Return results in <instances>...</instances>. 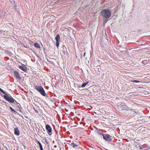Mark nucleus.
I'll use <instances>...</instances> for the list:
<instances>
[{
    "instance_id": "f8f14e48",
    "label": "nucleus",
    "mask_w": 150,
    "mask_h": 150,
    "mask_svg": "<svg viewBox=\"0 0 150 150\" xmlns=\"http://www.w3.org/2000/svg\"><path fill=\"white\" fill-rule=\"evenodd\" d=\"M70 145L71 146H72L74 148H75V147H77V146H79L78 145H77L76 144H75L73 143H71V144Z\"/></svg>"
},
{
    "instance_id": "f3484780",
    "label": "nucleus",
    "mask_w": 150,
    "mask_h": 150,
    "mask_svg": "<svg viewBox=\"0 0 150 150\" xmlns=\"http://www.w3.org/2000/svg\"><path fill=\"white\" fill-rule=\"evenodd\" d=\"M131 82H134V83H139V82H140V81H137V80H132L131 81Z\"/></svg>"
},
{
    "instance_id": "412c9836",
    "label": "nucleus",
    "mask_w": 150,
    "mask_h": 150,
    "mask_svg": "<svg viewBox=\"0 0 150 150\" xmlns=\"http://www.w3.org/2000/svg\"><path fill=\"white\" fill-rule=\"evenodd\" d=\"M34 110H35V112L37 113H38V112L37 110L35 109H34Z\"/></svg>"
},
{
    "instance_id": "a878e982",
    "label": "nucleus",
    "mask_w": 150,
    "mask_h": 150,
    "mask_svg": "<svg viewBox=\"0 0 150 150\" xmlns=\"http://www.w3.org/2000/svg\"><path fill=\"white\" fill-rule=\"evenodd\" d=\"M149 149H150V147L149 148Z\"/></svg>"
},
{
    "instance_id": "2eb2a0df",
    "label": "nucleus",
    "mask_w": 150,
    "mask_h": 150,
    "mask_svg": "<svg viewBox=\"0 0 150 150\" xmlns=\"http://www.w3.org/2000/svg\"><path fill=\"white\" fill-rule=\"evenodd\" d=\"M9 108L12 112H13L15 113H17V112L15 110H14L11 107L9 106Z\"/></svg>"
},
{
    "instance_id": "9d476101",
    "label": "nucleus",
    "mask_w": 150,
    "mask_h": 150,
    "mask_svg": "<svg viewBox=\"0 0 150 150\" xmlns=\"http://www.w3.org/2000/svg\"><path fill=\"white\" fill-rule=\"evenodd\" d=\"M14 134L17 136H19L20 134V132L17 127L14 129Z\"/></svg>"
},
{
    "instance_id": "4468645a",
    "label": "nucleus",
    "mask_w": 150,
    "mask_h": 150,
    "mask_svg": "<svg viewBox=\"0 0 150 150\" xmlns=\"http://www.w3.org/2000/svg\"><path fill=\"white\" fill-rule=\"evenodd\" d=\"M88 82H87L84 83L82 85L81 87L82 88H84L86 85L88 83Z\"/></svg>"
},
{
    "instance_id": "5701e85b",
    "label": "nucleus",
    "mask_w": 150,
    "mask_h": 150,
    "mask_svg": "<svg viewBox=\"0 0 150 150\" xmlns=\"http://www.w3.org/2000/svg\"><path fill=\"white\" fill-rule=\"evenodd\" d=\"M85 54H86V53H85V52L84 53V55H83V57H84V56H85Z\"/></svg>"
},
{
    "instance_id": "dca6fc26",
    "label": "nucleus",
    "mask_w": 150,
    "mask_h": 150,
    "mask_svg": "<svg viewBox=\"0 0 150 150\" xmlns=\"http://www.w3.org/2000/svg\"><path fill=\"white\" fill-rule=\"evenodd\" d=\"M38 143L39 145L40 148H42V146L41 143L39 141H38Z\"/></svg>"
},
{
    "instance_id": "1a4fd4ad",
    "label": "nucleus",
    "mask_w": 150,
    "mask_h": 150,
    "mask_svg": "<svg viewBox=\"0 0 150 150\" xmlns=\"http://www.w3.org/2000/svg\"><path fill=\"white\" fill-rule=\"evenodd\" d=\"M14 74L15 77L18 79H21V77H20V75L18 73V72L16 71H14Z\"/></svg>"
},
{
    "instance_id": "39448f33",
    "label": "nucleus",
    "mask_w": 150,
    "mask_h": 150,
    "mask_svg": "<svg viewBox=\"0 0 150 150\" xmlns=\"http://www.w3.org/2000/svg\"><path fill=\"white\" fill-rule=\"evenodd\" d=\"M111 137V136L108 134H104L103 136V139L106 141H108V142L112 141Z\"/></svg>"
},
{
    "instance_id": "6e6552de",
    "label": "nucleus",
    "mask_w": 150,
    "mask_h": 150,
    "mask_svg": "<svg viewBox=\"0 0 150 150\" xmlns=\"http://www.w3.org/2000/svg\"><path fill=\"white\" fill-rule=\"evenodd\" d=\"M46 129L47 130L48 133H50L52 132V128L50 126L48 125H46Z\"/></svg>"
},
{
    "instance_id": "6ab92c4d",
    "label": "nucleus",
    "mask_w": 150,
    "mask_h": 150,
    "mask_svg": "<svg viewBox=\"0 0 150 150\" xmlns=\"http://www.w3.org/2000/svg\"><path fill=\"white\" fill-rule=\"evenodd\" d=\"M2 103H4L6 106H8V103H7L5 102L4 100L2 101Z\"/></svg>"
},
{
    "instance_id": "0eeeda50",
    "label": "nucleus",
    "mask_w": 150,
    "mask_h": 150,
    "mask_svg": "<svg viewBox=\"0 0 150 150\" xmlns=\"http://www.w3.org/2000/svg\"><path fill=\"white\" fill-rule=\"evenodd\" d=\"M19 68L24 71L27 72V67L25 64H22L21 66H19Z\"/></svg>"
},
{
    "instance_id": "f257e3e1",
    "label": "nucleus",
    "mask_w": 150,
    "mask_h": 150,
    "mask_svg": "<svg viewBox=\"0 0 150 150\" xmlns=\"http://www.w3.org/2000/svg\"><path fill=\"white\" fill-rule=\"evenodd\" d=\"M4 97L9 102L11 103H13L15 102L20 105V104L17 103L16 100L10 95H8L6 93V94L4 96Z\"/></svg>"
},
{
    "instance_id": "f03ea898",
    "label": "nucleus",
    "mask_w": 150,
    "mask_h": 150,
    "mask_svg": "<svg viewBox=\"0 0 150 150\" xmlns=\"http://www.w3.org/2000/svg\"><path fill=\"white\" fill-rule=\"evenodd\" d=\"M101 15L106 18H110L111 16V12L109 10L105 9L101 13Z\"/></svg>"
},
{
    "instance_id": "a211bd4d",
    "label": "nucleus",
    "mask_w": 150,
    "mask_h": 150,
    "mask_svg": "<svg viewBox=\"0 0 150 150\" xmlns=\"http://www.w3.org/2000/svg\"><path fill=\"white\" fill-rule=\"evenodd\" d=\"M0 91L2 92L4 94H6V93L1 88H0Z\"/></svg>"
},
{
    "instance_id": "393cba45",
    "label": "nucleus",
    "mask_w": 150,
    "mask_h": 150,
    "mask_svg": "<svg viewBox=\"0 0 150 150\" xmlns=\"http://www.w3.org/2000/svg\"><path fill=\"white\" fill-rule=\"evenodd\" d=\"M142 148L141 147L140 148V149H141Z\"/></svg>"
},
{
    "instance_id": "9b49d317",
    "label": "nucleus",
    "mask_w": 150,
    "mask_h": 150,
    "mask_svg": "<svg viewBox=\"0 0 150 150\" xmlns=\"http://www.w3.org/2000/svg\"><path fill=\"white\" fill-rule=\"evenodd\" d=\"M97 132L98 133V134H99V135H101V136H102L103 137V135H104V134H103V133L101 131V130L100 129H99L97 130Z\"/></svg>"
},
{
    "instance_id": "20e7f679",
    "label": "nucleus",
    "mask_w": 150,
    "mask_h": 150,
    "mask_svg": "<svg viewBox=\"0 0 150 150\" xmlns=\"http://www.w3.org/2000/svg\"><path fill=\"white\" fill-rule=\"evenodd\" d=\"M119 106L121 108L122 110H129L130 109L124 103H120Z\"/></svg>"
},
{
    "instance_id": "423d86ee",
    "label": "nucleus",
    "mask_w": 150,
    "mask_h": 150,
    "mask_svg": "<svg viewBox=\"0 0 150 150\" xmlns=\"http://www.w3.org/2000/svg\"><path fill=\"white\" fill-rule=\"evenodd\" d=\"M55 39L56 41V47H58L59 45V41L60 40V36L58 34H57L56 35V36L55 38Z\"/></svg>"
},
{
    "instance_id": "b1692460",
    "label": "nucleus",
    "mask_w": 150,
    "mask_h": 150,
    "mask_svg": "<svg viewBox=\"0 0 150 150\" xmlns=\"http://www.w3.org/2000/svg\"><path fill=\"white\" fill-rule=\"evenodd\" d=\"M40 150H43V148L40 149Z\"/></svg>"
},
{
    "instance_id": "4be33fe9",
    "label": "nucleus",
    "mask_w": 150,
    "mask_h": 150,
    "mask_svg": "<svg viewBox=\"0 0 150 150\" xmlns=\"http://www.w3.org/2000/svg\"><path fill=\"white\" fill-rule=\"evenodd\" d=\"M108 21V20H105L104 21V22H105V23H106V22Z\"/></svg>"
},
{
    "instance_id": "aec40b11",
    "label": "nucleus",
    "mask_w": 150,
    "mask_h": 150,
    "mask_svg": "<svg viewBox=\"0 0 150 150\" xmlns=\"http://www.w3.org/2000/svg\"><path fill=\"white\" fill-rule=\"evenodd\" d=\"M44 140L45 142L47 144H48L49 143L48 142V140L46 138L44 139Z\"/></svg>"
},
{
    "instance_id": "7ed1b4c3",
    "label": "nucleus",
    "mask_w": 150,
    "mask_h": 150,
    "mask_svg": "<svg viewBox=\"0 0 150 150\" xmlns=\"http://www.w3.org/2000/svg\"><path fill=\"white\" fill-rule=\"evenodd\" d=\"M35 88L42 95L44 96H47V94L45 93L43 88L41 86H36Z\"/></svg>"
},
{
    "instance_id": "ddd939ff",
    "label": "nucleus",
    "mask_w": 150,
    "mask_h": 150,
    "mask_svg": "<svg viewBox=\"0 0 150 150\" xmlns=\"http://www.w3.org/2000/svg\"><path fill=\"white\" fill-rule=\"evenodd\" d=\"M34 46L38 48H40V46L39 44L38 43H35L34 44Z\"/></svg>"
}]
</instances>
